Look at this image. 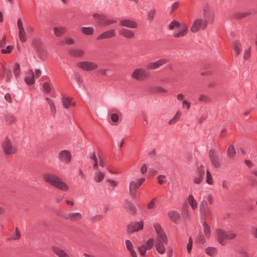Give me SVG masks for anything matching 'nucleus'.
Listing matches in <instances>:
<instances>
[{"label": "nucleus", "instance_id": "nucleus-46", "mask_svg": "<svg viewBox=\"0 0 257 257\" xmlns=\"http://www.w3.org/2000/svg\"><path fill=\"white\" fill-rule=\"evenodd\" d=\"M199 100L205 102H209L211 100L210 97L207 95L201 94L198 98Z\"/></svg>", "mask_w": 257, "mask_h": 257}, {"label": "nucleus", "instance_id": "nucleus-47", "mask_svg": "<svg viewBox=\"0 0 257 257\" xmlns=\"http://www.w3.org/2000/svg\"><path fill=\"white\" fill-rule=\"evenodd\" d=\"M74 43V41L72 38H66L64 41H62L60 42L61 45H63L65 44L67 45H73Z\"/></svg>", "mask_w": 257, "mask_h": 257}, {"label": "nucleus", "instance_id": "nucleus-48", "mask_svg": "<svg viewBox=\"0 0 257 257\" xmlns=\"http://www.w3.org/2000/svg\"><path fill=\"white\" fill-rule=\"evenodd\" d=\"M158 235L160 237V238L161 239V241H163L165 244H167L168 240L167 238V237L165 233H164V231L158 234Z\"/></svg>", "mask_w": 257, "mask_h": 257}, {"label": "nucleus", "instance_id": "nucleus-59", "mask_svg": "<svg viewBox=\"0 0 257 257\" xmlns=\"http://www.w3.org/2000/svg\"><path fill=\"white\" fill-rule=\"evenodd\" d=\"M193 245V240L191 237H190L188 239V243L187 245V251L189 253L191 252Z\"/></svg>", "mask_w": 257, "mask_h": 257}, {"label": "nucleus", "instance_id": "nucleus-18", "mask_svg": "<svg viewBox=\"0 0 257 257\" xmlns=\"http://www.w3.org/2000/svg\"><path fill=\"white\" fill-rule=\"evenodd\" d=\"M181 214L185 221L189 220L190 213H189V206L187 203L183 204L182 205Z\"/></svg>", "mask_w": 257, "mask_h": 257}, {"label": "nucleus", "instance_id": "nucleus-53", "mask_svg": "<svg viewBox=\"0 0 257 257\" xmlns=\"http://www.w3.org/2000/svg\"><path fill=\"white\" fill-rule=\"evenodd\" d=\"M154 229L157 235L163 231V230L160 224L156 223L154 224Z\"/></svg>", "mask_w": 257, "mask_h": 257}, {"label": "nucleus", "instance_id": "nucleus-58", "mask_svg": "<svg viewBox=\"0 0 257 257\" xmlns=\"http://www.w3.org/2000/svg\"><path fill=\"white\" fill-rule=\"evenodd\" d=\"M21 238V232L18 228H16V233L13 234L12 238L14 240H19Z\"/></svg>", "mask_w": 257, "mask_h": 257}, {"label": "nucleus", "instance_id": "nucleus-21", "mask_svg": "<svg viewBox=\"0 0 257 257\" xmlns=\"http://www.w3.org/2000/svg\"><path fill=\"white\" fill-rule=\"evenodd\" d=\"M138 188H139L138 187V186L137 185L136 182L132 181L130 182V187H129L130 193V195L134 199H137V195H136V190Z\"/></svg>", "mask_w": 257, "mask_h": 257}, {"label": "nucleus", "instance_id": "nucleus-11", "mask_svg": "<svg viewBox=\"0 0 257 257\" xmlns=\"http://www.w3.org/2000/svg\"><path fill=\"white\" fill-rule=\"evenodd\" d=\"M196 172L197 176L194 177L193 182L195 184H199L202 181L204 177L205 171L204 166L201 165L197 166Z\"/></svg>", "mask_w": 257, "mask_h": 257}, {"label": "nucleus", "instance_id": "nucleus-63", "mask_svg": "<svg viewBox=\"0 0 257 257\" xmlns=\"http://www.w3.org/2000/svg\"><path fill=\"white\" fill-rule=\"evenodd\" d=\"M75 79L77 82L80 83H82L83 81L82 76L78 73L75 74Z\"/></svg>", "mask_w": 257, "mask_h": 257}, {"label": "nucleus", "instance_id": "nucleus-30", "mask_svg": "<svg viewBox=\"0 0 257 257\" xmlns=\"http://www.w3.org/2000/svg\"><path fill=\"white\" fill-rule=\"evenodd\" d=\"M188 202L193 210L197 208V203L196 201L194 199L192 195H189L188 196Z\"/></svg>", "mask_w": 257, "mask_h": 257}, {"label": "nucleus", "instance_id": "nucleus-4", "mask_svg": "<svg viewBox=\"0 0 257 257\" xmlns=\"http://www.w3.org/2000/svg\"><path fill=\"white\" fill-rule=\"evenodd\" d=\"M2 147L3 149L5 156H10L17 153V148L13 147V144L8 137H6L5 141L2 144Z\"/></svg>", "mask_w": 257, "mask_h": 257}, {"label": "nucleus", "instance_id": "nucleus-33", "mask_svg": "<svg viewBox=\"0 0 257 257\" xmlns=\"http://www.w3.org/2000/svg\"><path fill=\"white\" fill-rule=\"evenodd\" d=\"M36 52L38 54V56L40 59L43 61H45L46 59L47 51L45 47Z\"/></svg>", "mask_w": 257, "mask_h": 257}, {"label": "nucleus", "instance_id": "nucleus-31", "mask_svg": "<svg viewBox=\"0 0 257 257\" xmlns=\"http://www.w3.org/2000/svg\"><path fill=\"white\" fill-rule=\"evenodd\" d=\"M29 71L31 73V76L26 77L25 79V81L27 84L32 85L35 82V76L32 70H30Z\"/></svg>", "mask_w": 257, "mask_h": 257}, {"label": "nucleus", "instance_id": "nucleus-43", "mask_svg": "<svg viewBox=\"0 0 257 257\" xmlns=\"http://www.w3.org/2000/svg\"><path fill=\"white\" fill-rule=\"evenodd\" d=\"M14 73L16 77H18L20 75L21 73L20 65L18 63H16L15 64L14 68Z\"/></svg>", "mask_w": 257, "mask_h": 257}, {"label": "nucleus", "instance_id": "nucleus-6", "mask_svg": "<svg viewBox=\"0 0 257 257\" xmlns=\"http://www.w3.org/2000/svg\"><path fill=\"white\" fill-rule=\"evenodd\" d=\"M203 16L204 18L203 21H206V24H212L214 22L215 14L211 8L208 5H205L203 8Z\"/></svg>", "mask_w": 257, "mask_h": 257}, {"label": "nucleus", "instance_id": "nucleus-27", "mask_svg": "<svg viewBox=\"0 0 257 257\" xmlns=\"http://www.w3.org/2000/svg\"><path fill=\"white\" fill-rule=\"evenodd\" d=\"M54 32L56 36L60 37L66 33V28L65 27H54Z\"/></svg>", "mask_w": 257, "mask_h": 257}, {"label": "nucleus", "instance_id": "nucleus-61", "mask_svg": "<svg viewBox=\"0 0 257 257\" xmlns=\"http://www.w3.org/2000/svg\"><path fill=\"white\" fill-rule=\"evenodd\" d=\"M249 181L250 182V185L252 187L257 186V180H255L253 177H249Z\"/></svg>", "mask_w": 257, "mask_h": 257}, {"label": "nucleus", "instance_id": "nucleus-28", "mask_svg": "<svg viewBox=\"0 0 257 257\" xmlns=\"http://www.w3.org/2000/svg\"><path fill=\"white\" fill-rule=\"evenodd\" d=\"M205 252L211 256H214L217 252V249L214 247H208L205 249Z\"/></svg>", "mask_w": 257, "mask_h": 257}, {"label": "nucleus", "instance_id": "nucleus-39", "mask_svg": "<svg viewBox=\"0 0 257 257\" xmlns=\"http://www.w3.org/2000/svg\"><path fill=\"white\" fill-rule=\"evenodd\" d=\"M208 210V204L205 201H203L201 202L200 205V211L201 213L205 214Z\"/></svg>", "mask_w": 257, "mask_h": 257}, {"label": "nucleus", "instance_id": "nucleus-7", "mask_svg": "<svg viewBox=\"0 0 257 257\" xmlns=\"http://www.w3.org/2000/svg\"><path fill=\"white\" fill-rule=\"evenodd\" d=\"M207 26L206 21H203L201 18L198 19L193 23V25L191 28V31L193 33H196L201 28H202V30H204Z\"/></svg>", "mask_w": 257, "mask_h": 257}, {"label": "nucleus", "instance_id": "nucleus-13", "mask_svg": "<svg viewBox=\"0 0 257 257\" xmlns=\"http://www.w3.org/2000/svg\"><path fill=\"white\" fill-rule=\"evenodd\" d=\"M58 158L61 162L68 164L71 161V155L69 151L67 150H63L59 153Z\"/></svg>", "mask_w": 257, "mask_h": 257}, {"label": "nucleus", "instance_id": "nucleus-12", "mask_svg": "<svg viewBox=\"0 0 257 257\" xmlns=\"http://www.w3.org/2000/svg\"><path fill=\"white\" fill-rule=\"evenodd\" d=\"M208 155L212 166L216 168H219L221 163L216 152L214 150H210L209 151Z\"/></svg>", "mask_w": 257, "mask_h": 257}, {"label": "nucleus", "instance_id": "nucleus-24", "mask_svg": "<svg viewBox=\"0 0 257 257\" xmlns=\"http://www.w3.org/2000/svg\"><path fill=\"white\" fill-rule=\"evenodd\" d=\"M251 14L252 13L250 12H245L243 13L237 12L234 13L232 15V17L237 20H241L250 16Z\"/></svg>", "mask_w": 257, "mask_h": 257}, {"label": "nucleus", "instance_id": "nucleus-5", "mask_svg": "<svg viewBox=\"0 0 257 257\" xmlns=\"http://www.w3.org/2000/svg\"><path fill=\"white\" fill-rule=\"evenodd\" d=\"M131 77L137 81H143L149 78L150 73L144 68H137L134 70Z\"/></svg>", "mask_w": 257, "mask_h": 257}, {"label": "nucleus", "instance_id": "nucleus-3", "mask_svg": "<svg viewBox=\"0 0 257 257\" xmlns=\"http://www.w3.org/2000/svg\"><path fill=\"white\" fill-rule=\"evenodd\" d=\"M178 28L180 29V31L177 34L174 35L175 38H179L185 36L188 31V28L186 25L180 23L176 20H174L169 26V29L170 30H173L174 28Z\"/></svg>", "mask_w": 257, "mask_h": 257}, {"label": "nucleus", "instance_id": "nucleus-64", "mask_svg": "<svg viewBox=\"0 0 257 257\" xmlns=\"http://www.w3.org/2000/svg\"><path fill=\"white\" fill-rule=\"evenodd\" d=\"M125 243L126 245V247L127 249L130 251L131 250H132L133 249V245L131 242V241L128 239H127L125 241Z\"/></svg>", "mask_w": 257, "mask_h": 257}, {"label": "nucleus", "instance_id": "nucleus-38", "mask_svg": "<svg viewBox=\"0 0 257 257\" xmlns=\"http://www.w3.org/2000/svg\"><path fill=\"white\" fill-rule=\"evenodd\" d=\"M234 50L236 51V55L238 56L241 50L240 43L239 41L236 40L233 42Z\"/></svg>", "mask_w": 257, "mask_h": 257}, {"label": "nucleus", "instance_id": "nucleus-14", "mask_svg": "<svg viewBox=\"0 0 257 257\" xmlns=\"http://www.w3.org/2000/svg\"><path fill=\"white\" fill-rule=\"evenodd\" d=\"M123 207L127 210L128 212L133 215H136L137 211V208L133 203L128 200H125L124 202Z\"/></svg>", "mask_w": 257, "mask_h": 257}, {"label": "nucleus", "instance_id": "nucleus-55", "mask_svg": "<svg viewBox=\"0 0 257 257\" xmlns=\"http://www.w3.org/2000/svg\"><path fill=\"white\" fill-rule=\"evenodd\" d=\"M157 199L156 198H153L151 201L149 203L147 208L149 209H152L154 208L155 204L157 202Z\"/></svg>", "mask_w": 257, "mask_h": 257}, {"label": "nucleus", "instance_id": "nucleus-29", "mask_svg": "<svg viewBox=\"0 0 257 257\" xmlns=\"http://www.w3.org/2000/svg\"><path fill=\"white\" fill-rule=\"evenodd\" d=\"M236 152L233 145H230L227 148V155L229 158H232L234 157Z\"/></svg>", "mask_w": 257, "mask_h": 257}, {"label": "nucleus", "instance_id": "nucleus-60", "mask_svg": "<svg viewBox=\"0 0 257 257\" xmlns=\"http://www.w3.org/2000/svg\"><path fill=\"white\" fill-rule=\"evenodd\" d=\"M153 91L157 93H166L167 90L161 87H156L153 89Z\"/></svg>", "mask_w": 257, "mask_h": 257}, {"label": "nucleus", "instance_id": "nucleus-37", "mask_svg": "<svg viewBox=\"0 0 257 257\" xmlns=\"http://www.w3.org/2000/svg\"><path fill=\"white\" fill-rule=\"evenodd\" d=\"M69 97H63L62 100L63 105L65 108H68L71 105V99Z\"/></svg>", "mask_w": 257, "mask_h": 257}, {"label": "nucleus", "instance_id": "nucleus-10", "mask_svg": "<svg viewBox=\"0 0 257 257\" xmlns=\"http://www.w3.org/2000/svg\"><path fill=\"white\" fill-rule=\"evenodd\" d=\"M77 66L84 71H92L96 69L97 65L89 61H82L77 63Z\"/></svg>", "mask_w": 257, "mask_h": 257}, {"label": "nucleus", "instance_id": "nucleus-8", "mask_svg": "<svg viewBox=\"0 0 257 257\" xmlns=\"http://www.w3.org/2000/svg\"><path fill=\"white\" fill-rule=\"evenodd\" d=\"M144 227L143 221L139 222L133 221L131 222L127 227V231L129 233H133L135 231H138L142 230Z\"/></svg>", "mask_w": 257, "mask_h": 257}, {"label": "nucleus", "instance_id": "nucleus-42", "mask_svg": "<svg viewBox=\"0 0 257 257\" xmlns=\"http://www.w3.org/2000/svg\"><path fill=\"white\" fill-rule=\"evenodd\" d=\"M196 241L199 244H204L206 242V239L202 233H199L197 237Z\"/></svg>", "mask_w": 257, "mask_h": 257}, {"label": "nucleus", "instance_id": "nucleus-16", "mask_svg": "<svg viewBox=\"0 0 257 257\" xmlns=\"http://www.w3.org/2000/svg\"><path fill=\"white\" fill-rule=\"evenodd\" d=\"M51 249L53 252L58 257H70L63 249L56 246H52Z\"/></svg>", "mask_w": 257, "mask_h": 257}, {"label": "nucleus", "instance_id": "nucleus-19", "mask_svg": "<svg viewBox=\"0 0 257 257\" xmlns=\"http://www.w3.org/2000/svg\"><path fill=\"white\" fill-rule=\"evenodd\" d=\"M119 34L120 36L127 39H132L135 37V33L133 31L125 28L120 30Z\"/></svg>", "mask_w": 257, "mask_h": 257}, {"label": "nucleus", "instance_id": "nucleus-34", "mask_svg": "<svg viewBox=\"0 0 257 257\" xmlns=\"http://www.w3.org/2000/svg\"><path fill=\"white\" fill-rule=\"evenodd\" d=\"M105 177V174L102 172H98L96 173L94 176V180L98 183L101 182Z\"/></svg>", "mask_w": 257, "mask_h": 257}, {"label": "nucleus", "instance_id": "nucleus-52", "mask_svg": "<svg viewBox=\"0 0 257 257\" xmlns=\"http://www.w3.org/2000/svg\"><path fill=\"white\" fill-rule=\"evenodd\" d=\"M43 88L45 93H50L51 92V87L47 82H45L43 83Z\"/></svg>", "mask_w": 257, "mask_h": 257}, {"label": "nucleus", "instance_id": "nucleus-17", "mask_svg": "<svg viewBox=\"0 0 257 257\" xmlns=\"http://www.w3.org/2000/svg\"><path fill=\"white\" fill-rule=\"evenodd\" d=\"M120 25L122 26L128 27L130 28H137L138 27V24L136 22L129 20V19H123L121 20L120 22Z\"/></svg>", "mask_w": 257, "mask_h": 257}, {"label": "nucleus", "instance_id": "nucleus-2", "mask_svg": "<svg viewBox=\"0 0 257 257\" xmlns=\"http://www.w3.org/2000/svg\"><path fill=\"white\" fill-rule=\"evenodd\" d=\"M216 232L217 236V241L222 245H225L224 239L231 240L236 237V234L230 231H225L222 229H216Z\"/></svg>", "mask_w": 257, "mask_h": 257}, {"label": "nucleus", "instance_id": "nucleus-22", "mask_svg": "<svg viewBox=\"0 0 257 257\" xmlns=\"http://www.w3.org/2000/svg\"><path fill=\"white\" fill-rule=\"evenodd\" d=\"M168 216L173 222L176 224L179 223L181 219L180 214L176 211L168 212Z\"/></svg>", "mask_w": 257, "mask_h": 257}, {"label": "nucleus", "instance_id": "nucleus-40", "mask_svg": "<svg viewBox=\"0 0 257 257\" xmlns=\"http://www.w3.org/2000/svg\"><path fill=\"white\" fill-rule=\"evenodd\" d=\"M181 112L179 110H178L175 116L169 121V124L171 125L175 123L179 119L181 116Z\"/></svg>", "mask_w": 257, "mask_h": 257}, {"label": "nucleus", "instance_id": "nucleus-36", "mask_svg": "<svg viewBox=\"0 0 257 257\" xmlns=\"http://www.w3.org/2000/svg\"><path fill=\"white\" fill-rule=\"evenodd\" d=\"M97 112L99 115L103 118H105L107 115V110L104 107H99L97 109Z\"/></svg>", "mask_w": 257, "mask_h": 257}, {"label": "nucleus", "instance_id": "nucleus-32", "mask_svg": "<svg viewBox=\"0 0 257 257\" xmlns=\"http://www.w3.org/2000/svg\"><path fill=\"white\" fill-rule=\"evenodd\" d=\"M81 30L82 32L86 35H93L94 32V29L92 27H83L81 28Z\"/></svg>", "mask_w": 257, "mask_h": 257}, {"label": "nucleus", "instance_id": "nucleus-56", "mask_svg": "<svg viewBox=\"0 0 257 257\" xmlns=\"http://www.w3.org/2000/svg\"><path fill=\"white\" fill-rule=\"evenodd\" d=\"M145 244H146V247L148 249H151L154 245V239L153 238L149 239L146 243Z\"/></svg>", "mask_w": 257, "mask_h": 257}, {"label": "nucleus", "instance_id": "nucleus-23", "mask_svg": "<svg viewBox=\"0 0 257 257\" xmlns=\"http://www.w3.org/2000/svg\"><path fill=\"white\" fill-rule=\"evenodd\" d=\"M68 53L71 56L80 57L84 55V52L80 49H72L69 50Z\"/></svg>", "mask_w": 257, "mask_h": 257}, {"label": "nucleus", "instance_id": "nucleus-57", "mask_svg": "<svg viewBox=\"0 0 257 257\" xmlns=\"http://www.w3.org/2000/svg\"><path fill=\"white\" fill-rule=\"evenodd\" d=\"M238 252L239 253L241 254L243 257H249V254L246 250L243 248H240Z\"/></svg>", "mask_w": 257, "mask_h": 257}, {"label": "nucleus", "instance_id": "nucleus-1", "mask_svg": "<svg viewBox=\"0 0 257 257\" xmlns=\"http://www.w3.org/2000/svg\"><path fill=\"white\" fill-rule=\"evenodd\" d=\"M44 181L50 185L63 191L69 190V186L58 176L54 174L46 173L43 175Z\"/></svg>", "mask_w": 257, "mask_h": 257}, {"label": "nucleus", "instance_id": "nucleus-62", "mask_svg": "<svg viewBox=\"0 0 257 257\" xmlns=\"http://www.w3.org/2000/svg\"><path fill=\"white\" fill-rule=\"evenodd\" d=\"M155 13H156V11L155 10H151V11L148 12V19L150 21H152L153 19H154Z\"/></svg>", "mask_w": 257, "mask_h": 257}, {"label": "nucleus", "instance_id": "nucleus-26", "mask_svg": "<svg viewBox=\"0 0 257 257\" xmlns=\"http://www.w3.org/2000/svg\"><path fill=\"white\" fill-rule=\"evenodd\" d=\"M156 248L157 251L160 254H164L165 252V248L161 240L158 239L156 243Z\"/></svg>", "mask_w": 257, "mask_h": 257}, {"label": "nucleus", "instance_id": "nucleus-44", "mask_svg": "<svg viewBox=\"0 0 257 257\" xmlns=\"http://www.w3.org/2000/svg\"><path fill=\"white\" fill-rule=\"evenodd\" d=\"M14 49V47L12 45H8L6 47V49H2L1 52L2 54H10L12 52Z\"/></svg>", "mask_w": 257, "mask_h": 257}, {"label": "nucleus", "instance_id": "nucleus-54", "mask_svg": "<svg viewBox=\"0 0 257 257\" xmlns=\"http://www.w3.org/2000/svg\"><path fill=\"white\" fill-rule=\"evenodd\" d=\"M6 119L9 123L12 124L15 122L16 118L14 116L8 114L6 115Z\"/></svg>", "mask_w": 257, "mask_h": 257}, {"label": "nucleus", "instance_id": "nucleus-35", "mask_svg": "<svg viewBox=\"0 0 257 257\" xmlns=\"http://www.w3.org/2000/svg\"><path fill=\"white\" fill-rule=\"evenodd\" d=\"M203 225L204 227V234L207 237L209 238L211 235L210 227L206 222H204L203 223Z\"/></svg>", "mask_w": 257, "mask_h": 257}, {"label": "nucleus", "instance_id": "nucleus-49", "mask_svg": "<svg viewBox=\"0 0 257 257\" xmlns=\"http://www.w3.org/2000/svg\"><path fill=\"white\" fill-rule=\"evenodd\" d=\"M206 175H207V179H206L207 183L208 184H209V185H212L213 184V180L212 178L211 174L208 170H207Z\"/></svg>", "mask_w": 257, "mask_h": 257}, {"label": "nucleus", "instance_id": "nucleus-15", "mask_svg": "<svg viewBox=\"0 0 257 257\" xmlns=\"http://www.w3.org/2000/svg\"><path fill=\"white\" fill-rule=\"evenodd\" d=\"M115 36V30L111 29L108 31H106L101 35H100L98 37H97V40H103L106 39L111 38Z\"/></svg>", "mask_w": 257, "mask_h": 257}, {"label": "nucleus", "instance_id": "nucleus-20", "mask_svg": "<svg viewBox=\"0 0 257 257\" xmlns=\"http://www.w3.org/2000/svg\"><path fill=\"white\" fill-rule=\"evenodd\" d=\"M32 45L35 48L36 51L45 47L44 43L42 42L41 39L38 38L34 39L32 40Z\"/></svg>", "mask_w": 257, "mask_h": 257}, {"label": "nucleus", "instance_id": "nucleus-25", "mask_svg": "<svg viewBox=\"0 0 257 257\" xmlns=\"http://www.w3.org/2000/svg\"><path fill=\"white\" fill-rule=\"evenodd\" d=\"M66 219H70L72 221H76L82 218V215L79 213H69L65 218Z\"/></svg>", "mask_w": 257, "mask_h": 257}, {"label": "nucleus", "instance_id": "nucleus-9", "mask_svg": "<svg viewBox=\"0 0 257 257\" xmlns=\"http://www.w3.org/2000/svg\"><path fill=\"white\" fill-rule=\"evenodd\" d=\"M169 62L167 58L159 59L154 62H149L146 66L148 70H155Z\"/></svg>", "mask_w": 257, "mask_h": 257}, {"label": "nucleus", "instance_id": "nucleus-45", "mask_svg": "<svg viewBox=\"0 0 257 257\" xmlns=\"http://www.w3.org/2000/svg\"><path fill=\"white\" fill-rule=\"evenodd\" d=\"M93 16L95 18L99 20L100 21V23L104 25V22H106V20L105 16L102 15H99L97 14H95L93 15Z\"/></svg>", "mask_w": 257, "mask_h": 257}, {"label": "nucleus", "instance_id": "nucleus-41", "mask_svg": "<svg viewBox=\"0 0 257 257\" xmlns=\"http://www.w3.org/2000/svg\"><path fill=\"white\" fill-rule=\"evenodd\" d=\"M19 36L20 40L22 43H24V42H26L27 37H26V35L25 30H22V31H19Z\"/></svg>", "mask_w": 257, "mask_h": 257}, {"label": "nucleus", "instance_id": "nucleus-51", "mask_svg": "<svg viewBox=\"0 0 257 257\" xmlns=\"http://www.w3.org/2000/svg\"><path fill=\"white\" fill-rule=\"evenodd\" d=\"M147 249L148 248L146 247V244H143L139 247V250L140 252V254L143 256L146 254V251Z\"/></svg>", "mask_w": 257, "mask_h": 257}, {"label": "nucleus", "instance_id": "nucleus-50", "mask_svg": "<svg viewBox=\"0 0 257 257\" xmlns=\"http://www.w3.org/2000/svg\"><path fill=\"white\" fill-rule=\"evenodd\" d=\"M4 69L6 74V81L7 82H9L10 81L11 77L12 76L11 70L10 69H7L5 67H4Z\"/></svg>", "mask_w": 257, "mask_h": 257}]
</instances>
